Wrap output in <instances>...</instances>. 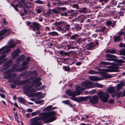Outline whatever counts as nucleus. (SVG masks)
<instances>
[{
  "instance_id": "nucleus-7",
  "label": "nucleus",
  "mask_w": 125,
  "mask_h": 125,
  "mask_svg": "<svg viewBox=\"0 0 125 125\" xmlns=\"http://www.w3.org/2000/svg\"><path fill=\"white\" fill-rule=\"evenodd\" d=\"M81 85L82 87H85L84 88H85L94 87L93 83L88 81L82 82L81 83Z\"/></svg>"
},
{
  "instance_id": "nucleus-32",
  "label": "nucleus",
  "mask_w": 125,
  "mask_h": 125,
  "mask_svg": "<svg viewBox=\"0 0 125 125\" xmlns=\"http://www.w3.org/2000/svg\"><path fill=\"white\" fill-rule=\"evenodd\" d=\"M89 74H97L98 73V72L91 70L90 71L88 72Z\"/></svg>"
},
{
  "instance_id": "nucleus-36",
  "label": "nucleus",
  "mask_w": 125,
  "mask_h": 125,
  "mask_svg": "<svg viewBox=\"0 0 125 125\" xmlns=\"http://www.w3.org/2000/svg\"><path fill=\"white\" fill-rule=\"evenodd\" d=\"M39 111L37 110L34 112H33L31 113V115L33 116H34L39 114Z\"/></svg>"
},
{
  "instance_id": "nucleus-14",
  "label": "nucleus",
  "mask_w": 125,
  "mask_h": 125,
  "mask_svg": "<svg viewBox=\"0 0 125 125\" xmlns=\"http://www.w3.org/2000/svg\"><path fill=\"white\" fill-rule=\"evenodd\" d=\"M89 79L93 81H98L102 80V78L95 76H90L89 77Z\"/></svg>"
},
{
  "instance_id": "nucleus-54",
  "label": "nucleus",
  "mask_w": 125,
  "mask_h": 125,
  "mask_svg": "<svg viewBox=\"0 0 125 125\" xmlns=\"http://www.w3.org/2000/svg\"><path fill=\"white\" fill-rule=\"evenodd\" d=\"M36 11L37 13L38 14H40L41 12V10L40 9H36Z\"/></svg>"
},
{
  "instance_id": "nucleus-3",
  "label": "nucleus",
  "mask_w": 125,
  "mask_h": 125,
  "mask_svg": "<svg viewBox=\"0 0 125 125\" xmlns=\"http://www.w3.org/2000/svg\"><path fill=\"white\" fill-rule=\"evenodd\" d=\"M55 114L56 112L55 111L49 112L42 116V119L45 120L46 123L52 122L56 119V117L53 116Z\"/></svg>"
},
{
  "instance_id": "nucleus-2",
  "label": "nucleus",
  "mask_w": 125,
  "mask_h": 125,
  "mask_svg": "<svg viewBox=\"0 0 125 125\" xmlns=\"http://www.w3.org/2000/svg\"><path fill=\"white\" fill-rule=\"evenodd\" d=\"M70 25L64 21H60L57 23L56 29L59 31H62L65 32L69 30Z\"/></svg>"
},
{
  "instance_id": "nucleus-61",
  "label": "nucleus",
  "mask_w": 125,
  "mask_h": 125,
  "mask_svg": "<svg viewBox=\"0 0 125 125\" xmlns=\"http://www.w3.org/2000/svg\"><path fill=\"white\" fill-rule=\"evenodd\" d=\"M25 83V82L23 81H20L19 82V83L18 84H24Z\"/></svg>"
},
{
  "instance_id": "nucleus-34",
  "label": "nucleus",
  "mask_w": 125,
  "mask_h": 125,
  "mask_svg": "<svg viewBox=\"0 0 125 125\" xmlns=\"http://www.w3.org/2000/svg\"><path fill=\"white\" fill-rule=\"evenodd\" d=\"M51 11L56 14H58L60 12V11H58L57 9L55 8L52 10Z\"/></svg>"
},
{
  "instance_id": "nucleus-64",
  "label": "nucleus",
  "mask_w": 125,
  "mask_h": 125,
  "mask_svg": "<svg viewBox=\"0 0 125 125\" xmlns=\"http://www.w3.org/2000/svg\"><path fill=\"white\" fill-rule=\"evenodd\" d=\"M42 85V83L41 82H40L38 83L36 85V87H37Z\"/></svg>"
},
{
  "instance_id": "nucleus-21",
  "label": "nucleus",
  "mask_w": 125,
  "mask_h": 125,
  "mask_svg": "<svg viewBox=\"0 0 125 125\" xmlns=\"http://www.w3.org/2000/svg\"><path fill=\"white\" fill-rule=\"evenodd\" d=\"M115 89L113 87H111L106 89V91L110 94H112L115 92Z\"/></svg>"
},
{
  "instance_id": "nucleus-47",
  "label": "nucleus",
  "mask_w": 125,
  "mask_h": 125,
  "mask_svg": "<svg viewBox=\"0 0 125 125\" xmlns=\"http://www.w3.org/2000/svg\"><path fill=\"white\" fill-rule=\"evenodd\" d=\"M14 115L15 119L17 121V122H19V121L18 120V116L17 115V114L16 113L15 114L14 113Z\"/></svg>"
},
{
  "instance_id": "nucleus-10",
  "label": "nucleus",
  "mask_w": 125,
  "mask_h": 125,
  "mask_svg": "<svg viewBox=\"0 0 125 125\" xmlns=\"http://www.w3.org/2000/svg\"><path fill=\"white\" fill-rule=\"evenodd\" d=\"M39 118L35 117L31 119L30 121L31 124L30 125H40V123L38 122Z\"/></svg>"
},
{
  "instance_id": "nucleus-27",
  "label": "nucleus",
  "mask_w": 125,
  "mask_h": 125,
  "mask_svg": "<svg viewBox=\"0 0 125 125\" xmlns=\"http://www.w3.org/2000/svg\"><path fill=\"white\" fill-rule=\"evenodd\" d=\"M114 41L116 42L120 41L121 40L120 36H117L114 37Z\"/></svg>"
},
{
  "instance_id": "nucleus-62",
  "label": "nucleus",
  "mask_w": 125,
  "mask_h": 125,
  "mask_svg": "<svg viewBox=\"0 0 125 125\" xmlns=\"http://www.w3.org/2000/svg\"><path fill=\"white\" fill-rule=\"evenodd\" d=\"M0 96L2 98H5V95L3 94H0Z\"/></svg>"
},
{
  "instance_id": "nucleus-20",
  "label": "nucleus",
  "mask_w": 125,
  "mask_h": 125,
  "mask_svg": "<svg viewBox=\"0 0 125 125\" xmlns=\"http://www.w3.org/2000/svg\"><path fill=\"white\" fill-rule=\"evenodd\" d=\"M11 61H8L5 63L3 65V67L4 68V69H6L8 68L9 66L11 65Z\"/></svg>"
},
{
  "instance_id": "nucleus-59",
  "label": "nucleus",
  "mask_w": 125,
  "mask_h": 125,
  "mask_svg": "<svg viewBox=\"0 0 125 125\" xmlns=\"http://www.w3.org/2000/svg\"><path fill=\"white\" fill-rule=\"evenodd\" d=\"M4 67H3V66L0 68V72H1L3 71L4 70H5V69H4Z\"/></svg>"
},
{
  "instance_id": "nucleus-28",
  "label": "nucleus",
  "mask_w": 125,
  "mask_h": 125,
  "mask_svg": "<svg viewBox=\"0 0 125 125\" xmlns=\"http://www.w3.org/2000/svg\"><path fill=\"white\" fill-rule=\"evenodd\" d=\"M25 58V56L23 55H21L17 59V61L18 62L21 61Z\"/></svg>"
},
{
  "instance_id": "nucleus-55",
  "label": "nucleus",
  "mask_w": 125,
  "mask_h": 125,
  "mask_svg": "<svg viewBox=\"0 0 125 125\" xmlns=\"http://www.w3.org/2000/svg\"><path fill=\"white\" fill-rule=\"evenodd\" d=\"M108 102L111 104L114 103V100L113 99H111L109 100Z\"/></svg>"
},
{
  "instance_id": "nucleus-23",
  "label": "nucleus",
  "mask_w": 125,
  "mask_h": 125,
  "mask_svg": "<svg viewBox=\"0 0 125 125\" xmlns=\"http://www.w3.org/2000/svg\"><path fill=\"white\" fill-rule=\"evenodd\" d=\"M48 34L49 35L53 36H57L58 35V33L57 32L55 31L50 32L48 33Z\"/></svg>"
},
{
  "instance_id": "nucleus-16",
  "label": "nucleus",
  "mask_w": 125,
  "mask_h": 125,
  "mask_svg": "<svg viewBox=\"0 0 125 125\" xmlns=\"http://www.w3.org/2000/svg\"><path fill=\"white\" fill-rule=\"evenodd\" d=\"M118 68L117 67H114L111 69H106L105 70V71L107 72H118L119 71Z\"/></svg>"
},
{
  "instance_id": "nucleus-35",
  "label": "nucleus",
  "mask_w": 125,
  "mask_h": 125,
  "mask_svg": "<svg viewBox=\"0 0 125 125\" xmlns=\"http://www.w3.org/2000/svg\"><path fill=\"white\" fill-rule=\"evenodd\" d=\"M120 55H125V50L123 49L119 51Z\"/></svg>"
},
{
  "instance_id": "nucleus-51",
  "label": "nucleus",
  "mask_w": 125,
  "mask_h": 125,
  "mask_svg": "<svg viewBox=\"0 0 125 125\" xmlns=\"http://www.w3.org/2000/svg\"><path fill=\"white\" fill-rule=\"evenodd\" d=\"M106 28L105 27H102V26L101 27V29H100V31H104L105 29Z\"/></svg>"
},
{
  "instance_id": "nucleus-22",
  "label": "nucleus",
  "mask_w": 125,
  "mask_h": 125,
  "mask_svg": "<svg viewBox=\"0 0 125 125\" xmlns=\"http://www.w3.org/2000/svg\"><path fill=\"white\" fill-rule=\"evenodd\" d=\"M87 8L86 7H83L80 9V10H78V11L80 13L83 12L84 13H86L87 11L86 10Z\"/></svg>"
},
{
  "instance_id": "nucleus-39",
  "label": "nucleus",
  "mask_w": 125,
  "mask_h": 125,
  "mask_svg": "<svg viewBox=\"0 0 125 125\" xmlns=\"http://www.w3.org/2000/svg\"><path fill=\"white\" fill-rule=\"evenodd\" d=\"M63 69L65 71H68L70 69V68L67 66H64L63 67Z\"/></svg>"
},
{
  "instance_id": "nucleus-29",
  "label": "nucleus",
  "mask_w": 125,
  "mask_h": 125,
  "mask_svg": "<svg viewBox=\"0 0 125 125\" xmlns=\"http://www.w3.org/2000/svg\"><path fill=\"white\" fill-rule=\"evenodd\" d=\"M114 75V74L110 75L108 74H106L104 75V76L105 78H110L113 77Z\"/></svg>"
},
{
  "instance_id": "nucleus-49",
  "label": "nucleus",
  "mask_w": 125,
  "mask_h": 125,
  "mask_svg": "<svg viewBox=\"0 0 125 125\" xmlns=\"http://www.w3.org/2000/svg\"><path fill=\"white\" fill-rule=\"evenodd\" d=\"M67 13L66 12H64V13H61V15L62 16H67Z\"/></svg>"
},
{
  "instance_id": "nucleus-25",
  "label": "nucleus",
  "mask_w": 125,
  "mask_h": 125,
  "mask_svg": "<svg viewBox=\"0 0 125 125\" xmlns=\"http://www.w3.org/2000/svg\"><path fill=\"white\" fill-rule=\"evenodd\" d=\"M94 87H96L98 88H101L102 87L103 85L98 83H95L94 84Z\"/></svg>"
},
{
  "instance_id": "nucleus-44",
  "label": "nucleus",
  "mask_w": 125,
  "mask_h": 125,
  "mask_svg": "<svg viewBox=\"0 0 125 125\" xmlns=\"http://www.w3.org/2000/svg\"><path fill=\"white\" fill-rule=\"evenodd\" d=\"M109 51V53L112 54L115 53L116 52V50L114 49H112L111 50H110V51Z\"/></svg>"
},
{
  "instance_id": "nucleus-30",
  "label": "nucleus",
  "mask_w": 125,
  "mask_h": 125,
  "mask_svg": "<svg viewBox=\"0 0 125 125\" xmlns=\"http://www.w3.org/2000/svg\"><path fill=\"white\" fill-rule=\"evenodd\" d=\"M78 37V34H76L71 36L70 38L71 39L74 40L76 39Z\"/></svg>"
},
{
  "instance_id": "nucleus-19",
  "label": "nucleus",
  "mask_w": 125,
  "mask_h": 125,
  "mask_svg": "<svg viewBox=\"0 0 125 125\" xmlns=\"http://www.w3.org/2000/svg\"><path fill=\"white\" fill-rule=\"evenodd\" d=\"M88 99L87 97H78L77 102H80L83 101H86Z\"/></svg>"
},
{
  "instance_id": "nucleus-58",
  "label": "nucleus",
  "mask_w": 125,
  "mask_h": 125,
  "mask_svg": "<svg viewBox=\"0 0 125 125\" xmlns=\"http://www.w3.org/2000/svg\"><path fill=\"white\" fill-rule=\"evenodd\" d=\"M74 11V10H68L67 11V13H73Z\"/></svg>"
},
{
  "instance_id": "nucleus-48",
  "label": "nucleus",
  "mask_w": 125,
  "mask_h": 125,
  "mask_svg": "<svg viewBox=\"0 0 125 125\" xmlns=\"http://www.w3.org/2000/svg\"><path fill=\"white\" fill-rule=\"evenodd\" d=\"M73 7L74 8H76L77 9H78L79 8L78 5L77 4H75L73 5Z\"/></svg>"
},
{
  "instance_id": "nucleus-17",
  "label": "nucleus",
  "mask_w": 125,
  "mask_h": 125,
  "mask_svg": "<svg viewBox=\"0 0 125 125\" xmlns=\"http://www.w3.org/2000/svg\"><path fill=\"white\" fill-rule=\"evenodd\" d=\"M115 23L116 22L115 21L114 23V24H113L111 21L107 20L106 21L105 24L106 26L109 27H110V25H111V27L113 28L115 26Z\"/></svg>"
},
{
  "instance_id": "nucleus-8",
  "label": "nucleus",
  "mask_w": 125,
  "mask_h": 125,
  "mask_svg": "<svg viewBox=\"0 0 125 125\" xmlns=\"http://www.w3.org/2000/svg\"><path fill=\"white\" fill-rule=\"evenodd\" d=\"M98 97L96 95L90 97L89 98V101L90 103L92 104H95L98 102Z\"/></svg>"
},
{
  "instance_id": "nucleus-26",
  "label": "nucleus",
  "mask_w": 125,
  "mask_h": 125,
  "mask_svg": "<svg viewBox=\"0 0 125 125\" xmlns=\"http://www.w3.org/2000/svg\"><path fill=\"white\" fill-rule=\"evenodd\" d=\"M93 44L92 43L87 44L86 46L87 49L89 50L91 49L93 47Z\"/></svg>"
},
{
  "instance_id": "nucleus-24",
  "label": "nucleus",
  "mask_w": 125,
  "mask_h": 125,
  "mask_svg": "<svg viewBox=\"0 0 125 125\" xmlns=\"http://www.w3.org/2000/svg\"><path fill=\"white\" fill-rule=\"evenodd\" d=\"M124 85V83H121L118 84L117 86V90L118 91L120 90L121 89L122 87Z\"/></svg>"
},
{
  "instance_id": "nucleus-63",
  "label": "nucleus",
  "mask_w": 125,
  "mask_h": 125,
  "mask_svg": "<svg viewBox=\"0 0 125 125\" xmlns=\"http://www.w3.org/2000/svg\"><path fill=\"white\" fill-rule=\"evenodd\" d=\"M10 86L11 87L13 88H15L16 87V86L15 85L12 84H10Z\"/></svg>"
},
{
  "instance_id": "nucleus-46",
  "label": "nucleus",
  "mask_w": 125,
  "mask_h": 125,
  "mask_svg": "<svg viewBox=\"0 0 125 125\" xmlns=\"http://www.w3.org/2000/svg\"><path fill=\"white\" fill-rule=\"evenodd\" d=\"M124 3L123 2L120 3H119L117 7H122L124 6Z\"/></svg>"
},
{
  "instance_id": "nucleus-37",
  "label": "nucleus",
  "mask_w": 125,
  "mask_h": 125,
  "mask_svg": "<svg viewBox=\"0 0 125 125\" xmlns=\"http://www.w3.org/2000/svg\"><path fill=\"white\" fill-rule=\"evenodd\" d=\"M111 63L109 62H100V64L102 65H107L111 64Z\"/></svg>"
},
{
  "instance_id": "nucleus-1",
  "label": "nucleus",
  "mask_w": 125,
  "mask_h": 125,
  "mask_svg": "<svg viewBox=\"0 0 125 125\" xmlns=\"http://www.w3.org/2000/svg\"><path fill=\"white\" fill-rule=\"evenodd\" d=\"M15 46V43H13L10 44L9 48H7V46H5L2 47L0 49V52L2 51L7 49L6 50L1 53L2 54H4L0 56V65L2 63L7 60V58H5V59H4V58L5 57L6 55L5 54L9 52L10 51L9 48H13Z\"/></svg>"
},
{
  "instance_id": "nucleus-13",
  "label": "nucleus",
  "mask_w": 125,
  "mask_h": 125,
  "mask_svg": "<svg viewBox=\"0 0 125 125\" xmlns=\"http://www.w3.org/2000/svg\"><path fill=\"white\" fill-rule=\"evenodd\" d=\"M20 52V51L19 49L15 51L11 55L12 58L13 59H15L16 56L19 55V53Z\"/></svg>"
},
{
  "instance_id": "nucleus-43",
  "label": "nucleus",
  "mask_w": 125,
  "mask_h": 125,
  "mask_svg": "<svg viewBox=\"0 0 125 125\" xmlns=\"http://www.w3.org/2000/svg\"><path fill=\"white\" fill-rule=\"evenodd\" d=\"M34 95L35 96H38L41 95L42 94V93L40 92H37L34 93Z\"/></svg>"
},
{
  "instance_id": "nucleus-38",
  "label": "nucleus",
  "mask_w": 125,
  "mask_h": 125,
  "mask_svg": "<svg viewBox=\"0 0 125 125\" xmlns=\"http://www.w3.org/2000/svg\"><path fill=\"white\" fill-rule=\"evenodd\" d=\"M35 3L36 4H42L43 2V1L40 0H36L35 1Z\"/></svg>"
},
{
  "instance_id": "nucleus-11",
  "label": "nucleus",
  "mask_w": 125,
  "mask_h": 125,
  "mask_svg": "<svg viewBox=\"0 0 125 125\" xmlns=\"http://www.w3.org/2000/svg\"><path fill=\"white\" fill-rule=\"evenodd\" d=\"M105 57L107 58L106 59L107 60L114 61H115L116 59L115 58L116 57V56L114 55H111L109 54H107L106 55Z\"/></svg>"
},
{
  "instance_id": "nucleus-4",
  "label": "nucleus",
  "mask_w": 125,
  "mask_h": 125,
  "mask_svg": "<svg viewBox=\"0 0 125 125\" xmlns=\"http://www.w3.org/2000/svg\"><path fill=\"white\" fill-rule=\"evenodd\" d=\"M85 89L84 88H82L80 86H77L76 87L75 92L71 91L70 90H68L66 91V93L70 96H76L79 95L81 93V91Z\"/></svg>"
},
{
  "instance_id": "nucleus-42",
  "label": "nucleus",
  "mask_w": 125,
  "mask_h": 125,
  "mask_svg": "<svg viewBox=\"0 0 125 125\" xmlns=\"http://www.w3.org/2000/svg\"><path fill=\"white\" fill-rule=\"evenodd\" d=\"M43 100H41L36 101H35V103L37 104H40L44 102Z\"/></svg>"
},
{
  "instance_id": "nucleus-18",
  "label": "nucleus",
  "mask_w": 125,
  "mask_h": 125,
  "mask_svg": "<svg viewBox=\"0 0 125 125\" xmlns=\"http://www.w3.org/2000/svg\"><path fill=\"white\" fill-rule=\"evenodd\" d=\"M45 87L46 86L45 85H43L39 88H36L35 90H34V89H32L31 90V92H33L36 91H38L42 90L45 88Z\"/></svg>"
},
{
  "instance_id": "nucleus-9",
  "label": "nucleus",
  "mask_w": 125,
  "mask_h": 125,
  "mask_svg": "<svg viewBox=\"0 0 125 125\" xmlns=\"http://www.w3.org/2000/svg\"><path fill=\"white\" fill-rule=\"evenodd\" d=\"M40 24L38 23L34 22L33 23L32 25L30 26L29 27L31 28L32 30L33 31H35L36 29L37 31H38L40 29Z\"/></svg>"
},
{
  "instance_id": "nucleus-15",
  "label": "nucleus",
  "mask_w": 125,
  "mask_h": 125,
  "mask_svg": "<svg viewBox=\"0 0 125 125\" xmlns=\"http://www.w3.org/2000/svg\"><path fill=\"white\" fill-rule=\"evenodd\" d=\"M6 32H7L8 33V35H8L9 34V32L6 29H4L0 31V40L3 38V37L2 36Z\"/></svg>"
},
{
  "instance_id": "nucleus-40",
  "label": "nucleus",
  "mask_w": 125,
  "mask_h": 125,
  "mask_svg": "<svg viewBox=\"0 0 125 125\" xmlns=\"http://www.w3.org/2000/svg\"><path fill=\"white\" fill-rule=\"evenodd\" d=\"M72 97L70 98V99L72 100L77 102L78 100V97H75V96H72Z\"/></svg>"
},
{
  "instance_id": "nucleus-5",
  "label": "nucleus",
  "mask_w": 125,
  "mask_h": 125,
  "mask_svg": "<svg viewBox=\"0 0 125 125\" xmlns=\"http://www.w3.org/2000/svg\"><path fill=\"white\" fill-rule=\"evenodd\" d=\"M14 70L12 69H10L5 71L3 73V74L4 76L3 77L4 79H10L12 78L15 77L16 76V74L13 72Z\"/></svg>"
},
{
  "instance_id": "nucleus-57",
  "label": "nucleus",
  "mask_w": 125,
  "mask_h": 125,
  "mask_svg": "<svg viewBox=\"0 0 125 125\" xmlns=\"http://www.w3.org/2000/svg\"><path fill=\"white\" fill-rule=\"evenodd\" d=\"M19 4H21L24 1V0H17Z\"/></svg>"
},
{
  "instance_id": "nucleus-52",
  "label": "nucleus",
  "mask_w": 125,
  "mask_h": 125,
  "mask_svg": "<svg viewBox=\"0 0 125 125\" xmlns=\"http://www.w3.org/2000/svg\"><path fill=\"white\" fill-rule=\"evenodd\" d=\"M52 107V105L49 106L47 107L46 108V110H51V107Z\"/></svg>"
},
{
  "instance_id": "nucleus-41",
  "label": "nucleus",
  "mask_w": 125,
  "mask_h": 125,
  "mask_svg": "<svg viewBox=\"0 0 125 125\" xmlns=\"http://www.w3.org/2000/svg\"><path fill=\"white\" fill-rule=\"evenodd\" d=\"M41 79L40 77H37L35 80L34 83H38L40 81Z\"/></svg>"
},
{
  "instance_id": "nucleus-60",
  "label": "nucleus",
  "mask_w": 125,
  "mask_h": 125,
  "mask_svg": "<svg viewBox=\"0 0 125 125\" xmlns=\"http://www.w3.org/2000/svg\"><path fill=\"white\" fill-rule=\"evenodd\" d=\"M78 13L77 12H75L73 13L72 15L73 16H75L77 15L78 14Z\"/></svg>"
},
{
  "instance_id": "nucleus-31",
  "label": "nucleus",
  "mask_w": 125,
  "mask_h": 125,
  "mask_svg": "<svg viewBox=\"0 0 125 125\" xmlns=\"http://www.w3.org/2000/svg\"><path fill=\"white\" fill-rule=\"evenodd\" d=\"M84 40L83 39L81 38H78L77 40V42L78 43L80 44L81 43H83Z\"/></svg>"
},
{
  "instance_id": "nucleus-45",
  "label": "nucleus",
  "mask_w": 125,
  "mask_h": 125,
  "mask_svg": "<svg viewBox=\"0 0 125 125\" xmlns=\"http://www.w3.org/2000/svg\"><path fill=\"white\" fill-rule=\"evenodd\" d=\"M115 61L118 62H120L121 63H123L124 62V61L122 59H116Z\"/></svg>"
},
{
  "instance_id": "nucleus-50",
  "label": "nucleus",
  "mask_w": 125,
  "mask_h": 125,
  "mask_svg": "<svg viewBox=\"0 0 125 125\" xmlns=\"http://www.w3.org/2000/svg\"><path fill=\"white\" fill-rule=\"evenodd\" d=\"M62 102L64 104H68L70 102L69 100H67L63 101Z\"/></svg>"
},
{
  "instance_id": "nucleus-53",
  "label": "nucleus",
  "mask_w": 125,
  "mask_h": 125,
  "mask_svg": "<svg viewBox=\"0 0 125 125\" xmlns=\"http://www.w3.org/2000/svg\"><path fill=\"white\" fill-rule=\"evenodd\" d=\"M28 62H24L22 63V66H25L28 65Z\"/></svg>"
},
{
  "instance_id": "nucleus-33",
  "label": "nucleus",
  "mask_w": 125,
  "mask_h": 125,
  "mask_svg": "<svg viewBox=\"0 0 125 125\" xmlns=\"http://www.w3.org/2000/svg\"><path fill=\"white\" fill-rule=\"evenodd\" d=\"M18 101L21 103L24 104L25 103V101L23 98H22L19 97L18 99Z\"/></svg>"
},
{
  "instance_id": "nucleus-12",
  "label": "nucleus",
  "mask_w": 125,
  "mask_h": 125,
  "mask_svg": "<svg viewBox=\"0 0 125 125\" xmlns=\"http://www.w3.org/2000/svg\"><path fill=\"white\" fill-rule=\"evenodd\" d=\"M86 16L83 15H79L76 19V20L80 23H83L84 21V19H86Z\"/></svg>"
},
{
  "instance_id": "nucleus-6",
  "label": "nucleus",
  "mask_w": 125,
  "mask_h": 125,
  "mask_svg": "<svg viewBox=\"0 0 125 125\" xmlns=\"http://www.w3.org/2000/svg\"><path fill=\"white\" fill-rule=\"evenodd\" d=\"M97 94L102 101L104 102H106L108 100L109 94L107 93L102 91L98 92Z\"/></svg>"
},
{
  "instance_id": "nucleus-56",
  "label": "nucleus",
  "mask_w": 125,
  "mask_h": 125,
  "mask_svg": "<svg viewBox=\"0 0 125 125\" xmlns=\"http://www.w3.org/2000/svg\"><path fill=\"white\" fill-rule=\"evenodd\" d=\"M2 22L4 24H7L5 18L3 19Z\"/></svg>"
}]
</instances>
